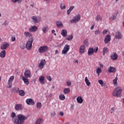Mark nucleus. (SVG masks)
Here are the masks:
<instances>
[{
  "label": "nucleus",
  "instance_id": "obj_1",
  "mask_svg": "<svg viewBox=\"0 0 124 124\" xmlns=\"http://www.w3.org/2000/svg\"><path fill=\"white\" fill-rule=\"evenodd\" d=\"M12 121L15 124H23L25 121L28 119V117L23 114H18L16 116L15 112H12L11 115Z\"/></svg>",
  "mask_w": 124,
  "mask_h": 124
},
{
  "label": "nucleus",
  "instance_id": "obj_2",
  "mask_svg": "<svg viewBox=\"0 0 124 124\" xmlns=\"http://www.w3.org/2000/svg\"><path fill=\"white\" fill-rule=\"evenodd\" d=\"M123 92V89L121 87H117V88H115L113 92L112 93L113 96H116V97H119V96H121L122 94V93Z\"/></svg>",
  "mask_w": 124,
  "mask_h": 124
},
{
  "label": "nucleus",
  "instance_id": "obj_3",
  "mask_svg": "<svg viewBox=\"0 0 124 124\" xmlns=\"http://www.w3.org/2000/svg\"><path fill=\"white\" fill-rule=\"evenodd\" d=\"M32 42H33V37L29 38L26 45V48L27 50H31L32 48Z\"/></svg>",
  "mask_w": 124,
  "mask_h": 124
},
{
  "label": "nucleus",
  "instance_id": "obj_4",
  "mask_svg": "<svg viewBox=\"0 0 124 124\" xmlns=\"http://www.w3.org/2000/svg\"><path fill=\"white\" fill-rule=\"evenodd\" d=\"M48 49H49V47L47 46H42L39 48L38 52L40 54H44L48 51Z\"/></svg>",
  "mask_w": 124,
  "mask_h": 124
},
{
  "label": "nucleus",
  "instance_id": "obj_5",
  "mask_svg": "<svg viewBox=\"0 0 124 124\" xmlns=\"http://www.w3.org/2000/svg\"><path fill=\"white\" fill-rule=\"evenodd\" d=\"M80 19H81V16L80 15H78L73 17V18L71 20L70 22L72 23H77L80 21Z\"/></svg>",
  "mask_w": 124,
  "mask_h": 124
},
{
  "label": "nucleus",
  "instance_id": "obj_6",
  "mask_svg": "<svg viewBox=\"0 0 124 124\" xmlns=\"http://www.w3.org/2000/svg\"><path fill=\"white\" fill-rule=\"evenodd\" d=\"M69 49H70V46H69V45H65L63 50H62V54H63L64 55L66 54V53L69 51Z\"/></svg>",
  "mask_w": 124,
  "mask_h": 124
},
{
  "label": "nucleus",
  "instance_id": "obj_7",
  "mask_svg": "<svg viewBox=\"0 0 124 124\" xmlns=\"http://www.w3.org/2000/svg\"><path fill=\"white\" fill-rule=\"evenodd\" d=\"M110 41H111V35L110 34H108L106 36L104 39V43L105 44H108Z\"/></svg>",
  "mask_w": 124,
  "mask_h": 124
},
{
  "label": "nucleus",
  "instance_id": "obj_8",
  "mask_svg": "<svg viewBox=\"0 0 124 124\" xmlns=\"http://www.w3.org/2000/svg\"><path fill=\"white\" fill-rule=\"evenodd\" d=\"M31 73L30 70H25L24 72V76L26 78H31Z\"/></svg>",
  "mask_w": 124,
  "mask_h": 124
},
{
  "label": "nucleus",
  "instance_id": "obj_9",
  "mask_svg": "<svg viewBox=\"0 0 124 124\" xmlns=\"http://www.w3.org/2000/svg\"><path fill=\"white\" fill-rule=\"evenodd\" d=\"M46 61L45 60V59L44 60H41L40 61V62L38 65V67L39 68H40V69H42L43 68V67H44V66L46 64Z\"/></svg>",
  "mask_w": 124,
  "mask_h": 124
},
{
  "label": "nucleus",
  "instance_id": "obj_10",
  "mask_svg": "<svg viewBox=\"0 0 124 124\" xmlns=\"http://www.w3.org/2000/svg\"><path fill=\"white\" fill-rule=\"evenodd\" d=\"M38 30L37 26H32L29 29V31L30 32H35Z\"/></svg>",
  "mask_w": 124,
  "mask_h": 124
},
{
  "label": "nucleus",
  "instance_id": "obj_11",
  "mask_svg": "<svg viewBox=\"0 0 124 124\" xmlns=\"http://www.w3.org/2000/svg\"><path fill=\"white\" fill-rule=\"evenodd\" d=\"M15 109L16 111H21L23 109V105L17 104L15 106Z\"/></svg>",
  "mask_w": 124,
  "mask_h": 124
},
{
  "label": "nucleus",
  "instance_id": "obj_12",
  "mask_svg": "<svg viewBox=\"0 0 124 124\" xmlns=\"http://www.w3.org/2000/svg\"><path fill=\"white\" fill-rule=\"evenodd\" d=\"M8 47H9V44L7 42H4L3 44L1 45L0 48L1 50H6Z\"/></svg>",
  "mask_w": 124,
  "mask_h": 124
},
{
  "label": "nucleus",
  "instance_id": "obj_13",
  "mask_svg": "<svg viewBox=\"0 0 124 124\" xmlns=\"http://www.w3.org/2000/svg\"><path fill=\"white\" fill-rule=\"evenodd\" d=\"M14 80V76H12L10 77L9 80L8 81V85H9V88H11V86H12V82H13V80Z\"/></svg>",
  "mask_w": 124,
  "mask_h": 124
},
{
  "label": "nucleus",
  "instance_id": "obj_14",
  "mask_svg": "<svg viewBox=\"0 0 124 124\" xmlns=\"http://www.w3.org/2000/svg\"><path fill=\"white\" fill-rule=\"evenodd\" d=\"M108 71L109 73H115V72H116V71H117V69H116V68L115 67L110 66L108 68Z\"/></svg>",
  "mask_w": 124,
  "mask_h": 124
},
{
  "label": "nucleus",
  "instance_id": "obj_15",
  "mask_svg": "<svg viewBox=\"0 0 124 124\" xmlns=\"http://www.w3.org/2000/svg\"><path fill=\"white\" fill-rule=\"evenodd\" d=\"M26 103L28 105H34V101L31 98L26 99Z\"/></svg>",
  "mask_w": 124,
  "mask_h": 124
},
{
  "label": "nucleus",
  "instance_id": "obj_16",
  "mask_svg": "<svg viewBox=\"0 0 124 124\" xmlns=\"http://www.w3.org/2000/svg\"><path fill=\"white\" fill-rule=\"evenodd\" d=\"M110 59L113 61H116V60L118 59V54L116 53H113V54L110 55Z\"/></svg>",
  "mask_w": 124,
  "mask_h": 124
},
{
  "label": "nucleus",
  "instance_id": "obj_17",
  "mask_svg": "<svg viewBox=\"0 0 124 124\" xmlns=\"http://www.w3.org/2000/svg\"><path fill=\"white\" fill-rule=\"evenodd\" d=\"M38 17H36V16H32L31 17V19L32 20L33 23L34 24H36L37 23H39V21H38Z\"/></svg>",
  "mask_w": 124,
  "mask_h": 124
},
{
  "label": "nucleus",
  "instance_id": "obj_18",
  "mask_svg": "<svg viewBox=\"0 0 124 124\" xmlns=\"http://www.w3.org/2000/svg\"><path fill=\"white\" fill-rule=\"evenodd\" d=\"M56 25L57 28L59 29H60V28H63V24H62V22L60 20L56 22Z\"/></svg>",
  "mask_w": 124,
  "mask_h": 124
},
{
  "label": "nucleus",
  "instance_id": "obj_19",
  "mask_svg": "<svg viewBox=\"0 0 124 124\" xmlns=\"http://www.w3.org/2000/svg\"><path fill=\"white\" fill-rule=\"evenodd\" d=\"M115 38H117V39H121V38H122V34L120 31H117L115 33Z\"/></svg>",
  "mask_w": 124,
  "mask_h": 124
},
{
  "label": "nucleus",
  "instance_id": "obj_20",
  "mask_svg": "<svg viewBox=\"0 0 124 124\" xmlns=\"http://www.w3.org/2000/svg\"><path fill=\"white\" fill-rule=\"evenodd\" d=\"M88 55V56H93V48L90 47L89 48Z\"/></svg>",
  "mask_w": 124,
  "mask_h": 124
},
{
  "label": "nucleus",
  "instance_id": "obj_21",
  "mask_svg": "<svg viewBox=\"0 0 124 124\" xmlns=\"http://www.w3.org/2000/svg\"><path fill=\"white\" fill-rule=\"evenodd\" d=\"M61 34L62 36L65 37L67 35V31L66 30H62L61 32Z\"/></svg>",
  "mask_w": 124,
  "mask_h": 124
},
{
  "label": "nucleus",
  "instance_id": "obj_22",
  "mask_svg": "<svg viewBox=\"0 0 124 124\" xmlns=\"http://www.w3.org/2000/svg\"><path fill=\"white\" fill-rule=\"evenodd\" d=\"M80 54H84L85 53V46L82 45L79 48Z\"/></svg>",
  "mask_w": 124,
  "mask_h": 124
},
{
  "label": "nucleus",
  "instance_id": "obj_23",
  "mask_svg": "<svg viewBox=\"0 0 124 124\" xmlns=\"http://www.w3.org/2000/svg\"><path fill=\"white\" fill-rule=\"evenodd\" d=\"M24 35L26 37H29V38H31V37H32V34H31V33L29 32H25Z\"/></svg>",
  "mask_w": 124,
  "mask_h": 124
},
{
  "label": "nucleus",
  "instance_id": "obj_24",
  "mask_svg": "<svg viewBox=\"0 0 124 124\" xmlns=\"http://www.w3.org/2000/svg\"><path fill=\"white\" fill-rule=\"evenodd\" d=\"M39 82L41 83V84H45V78L44 76H41L39 78Z\"/></svg>",
  "mask_w": 124,
  "mask_h": 124
},
{
  "label": "nucleus",
  "instance_id": "obj_25",
  "mask_svg": "<svg viewBox=\"0 0 124 124\" xmlns=\"http://www.w3.org/2000/svg\"><path fill=\"white\" fill-rule=\"evenodd\" d=\"M20 91V89L19 88L14 87L11 89V92L15 93H18V92Z\"/></svg>",
  "mask_w": 124,
  "mask_h": 124
},
{
  "label": "nucleus",
  "instance_id": "obj_26",
  "mask_svg": "<svg viewBox=\"0 0 124 124\" xmlns=\"http://www.w3.org/2000/svg\"><path fill=\"white\" fill-rule=\"evenodd\" d=\"M74 8H75V6H71L69 9L67 11V15H69L70 14V12H71V11H72Z\"/></svg>",
  "mask_w": 124,
  "mask_h": 124
},
{
  "label": "nucleus",
  "instance_id": "obj_27",
  "mask_svg": "<svg viewBox=\"0 0 124 124\" xmlns=\"http://www.w3.org/2000/svg\"><path fill=\"white\" fill-rule=\"evenodd\" d=\"M27 78H26L25 77H22V80L23 82H24V84H25V85L29 84V79Z\"/></svg>",
  "mask_w": 124,
  "mask_h": 124
},
{
  "label": "nucleus",
  "instance_id": "obj_28",
  "mask_svg": "<svg viewBox=\"0 0 124 124\" xmlns=\"http://www.w3.org/2000/svg\"><path fill=\"white\" fill-rule=\"evenodd\" d=\"M119 13V12L116 11L114 14L111 17V19L112 20V21H114L116 18H117V16L118 15V14Z\"/></svg>",
  "mask_w": 124,
  "mask_h": 124
},
{
  "label": "nucleus",
  "instance_id": "obj_29",
  "mask_svg": "<svg viewBox=\"0 0 124 124\" xmlns=\"http://www.w3.org/2000/svg\"><path fill=\"white\" fill-rule=\"evenodd\" d=\"M5 55H6V52H5V50H2L0 53V58H5Z\"/></svg>",
  "mask_w": 124,
  "mask_h": 124
},
{
  "label": "nucleus",
  "instance_id": "obj_30",
  "mask_svg": "<svg viewBox=\"0 0 124 124\" xmlns=\"http://www.w3.org/2000/svg\"><path fill=\"white\" fill-rule=\"evenodd\" d=\"M77 101L78 103H83V98L81 96H78L77 98Z\"/></svg>",
  "mask_w": 124,
  "mask_h": 124
},
{
  "label": "nucleus",
  "instance_id": "obj_31",
  "mask_svg": "<svg viewBox=\"0 0 124 124\" xmlns=\"http://www.w3.org/2000/svg\"><path fill=\"white\" fill-rule=\"evenodd\" d=\"M64 94H66L67 93H70V89L69 88H65L63 90Z\"/></svg>",
  "mask_w": 124,
  "mask_h": 124
},
{
  "label": "nucleus",
  "instance_id": "obj_32",
  "mask_svg": "<svg viewBox=\"0 0 124 124\" xmlns=\"http://www.w3.org/2000/svg\"><path fill=\"white\" fill-rule=\"evenodd\" d=\"M19 94L20 96H24L26 94V92L24 90H21L19 91Z\"/></svg>",
  "mask_w": 124,
  "mask_h": 124
},
{
  "label": "nucleus",
  "instance_id": "obj_33",
  "mask_svg": "<svg viewBox=\"0 0 124 124\" xmlns=\"http://www.w3.org/2000/svg\"><path fill=\"white\" fill-rule=\"evenodd\" d=\"M85 82L87 85V86H88V87L91 86V83L90 82V81H89V79H88V77H85Z\"/></svg>",
  "mask_w": 124,
  "mask_h": 124
},
{
  "label": "nucleus",
  "instance_id": "obj_34",
  "mask_svg": "<svg viewBox=\"0 0 124 124\" xmlns=\"http://www.w3.org/2000/svg\"><path fill=\"white\" fill-rule=\"evenodd\" d=\"M107 53H108V49L106 47H104L103 49V55L105 56V54H107Z\"/></svg>",
  "mask_w": 124,
  "mask_h": 124
},
{
  "label": "nucleus",
  "instance_id": "obj_35",
  "mask_svg": "<svg viewBox=\"0 0 124 124\" xmlns=\"http://www.w3.org/2000/svg\"><path fill=\"white\" fill-rule=\"evenodd\" d=\"M42 122H43V119L42 118H40L36 120L35 124H42Z\"/></svg>",
  "mask_w": 124,
  "mask_h": 124
},
{
  "label": "nucleus",
  "instance_id": "obj_36",
  "mask_svg": "<svg viewBox=\"0 0 124 124\" xmlns=\"http://www.w3.org/2000/svg\"><path fill=\"white\" fill-rule=\"evenodd\" d=\"M96 73L97 74L98 76H99V75L101 72H102V70H101V68L100 67H98V68L96 69Z\"/></svg>",
  "mask_w": 124,
  "mask_h": 124
},
{
  "label": "nucleus",
  "instance_id": "obj_37",
  "mask_svg": "<svg viewBox=\"0 0 124 124\" xmlns=\"http://www.w3.org/2000/svg\"><path fill=\"white\" fill-rule=\"evenodd\" d=\"M59 99H60V100H64V99H65V96L63 95V94H61L59 96Z\"/></svg>",
  "mask_w": 124,
  "mask_h": 124
},
{
  "label": "nucleus",
  "instance_id": "obj_38",
  "mask_svg": "<svg viewBox=\"0 0 124 124\" xmlns=\"http://www.w3.org/2000/svg\"><path fill=\"white\" fill-rule=\"evenodd\" d=\"M101 20H102V17H101V16H100V15H97L96 17V20L97 21H101Z\"/></svg>",
  "mask_w": 124,
  "mask_h": 124
},
{
  "label": "nucleus",
  "instance_id": "obj_39",
  "mask_svg": "<svg viewBox=\"0 0 124 124\" xmlns=\"http://www.w3.org/2000/svg\"><path fill=\"white\" fill-rule=\"evenodd\" d=\"M12 1H13L14 3H16V2H17V3H21L22 0H12Z\"/></svg>",
  "mask_w": 124,
  "mask_h": 124
},
{
  "label": "nucleus",
  "instance_id": "obj_40",
  "mask_svg": "<svg viewBox=\"0 0 124 124\" xmlns=\"http://www.w3.org/2000/svg\"><path fill=\"white\" fill-rule=\"evenodd\" d=\"M65 7H66L64 3H61V5L60 6L61 9H62V10H63V9H65Z\"/></svg>",
  "mask_w": 124,
  "mask_h": 124
},
{
  "label": "nucleus",
  "instance_id": "obj_41",
  "mask_svg": "<svg viewBox=\"0 0 124 124\" xmlns=\"http://www.w3.org/2000/svg\"><path fill=\"white\" fill-rule=\"evenodd\" d=\"M47 28L46 27H44L42 29V31H43L44 33H46L47 32Z\"/></svg>",
  "mask_w": 124,
  "mask_h": 124
},
{
  "label": "nucleus",
  "instance_id": "obj_42",
  "mask_svg": "<svg viewBox=\"0 0 124 124\" xmlns=\"http://www.w3.org/2000/svg\"><path fill=\"white\" fill-rule=\"evenodd\" d=\"M101 33V32L99 30H97L95 31V35H98V34H100Z\"/></svg>",
  "mask_w": 124,
  "mask_h": 124
},
{
  "label": "nucleus",
  "instance_id": "obj_43",
  "mask_svg": "<svg viewBox=\"0 0 124 124\" xmlns=\"http://www.w3.org/2000/svg\"><path fill=\"white\" fill-rule=\"evenodd\" d=\"M36 107L37 108H38V109H40V108H41L42 107L41 103L40 102H38L36 105Z\"/></svg>",
  "mask_w": 124,
  "mask_h": 124
},
{
  "label": "nucleus",
  "instance_id": "obj_44",
  "mask_svg": "<svg viewBox=\"0 0 124 124\" xmlns=\"http://www.w3.org/2000/svg\"><path fill=\"white\" fill-rule=\"evenodd\" d=\"M118 81V78L116 77L113 80L114 85H117V82Z\"/></svg>",
  "mask_w": 124,
  "mask_h": 124
},
{
  "label": "nucleus",
  "instance_id": "obj_45",
  "mask_svg": "<svg viewBox=\"0 0 124 124\" xmlns=\"http://www.w3.org/2000/svg\"><path fill=\"white\" fill-rule=\"evenodd\" d=\"M66 39H67V40H68L69 41H70V40H72V39H73V36L72 35H71V36H69Z\"/></svg>",
  "mask_w": 124,
  "mask_h": 124
},
{
  "label": "nucleus",
  "instance_id": "obj_46",
  "mask_svg": "<svg viewBox=\"0 0 124 124\" xmlns=\"http://www.w3.org/2000/svg\"><path fill=\"white\" fill-rule=\"evenodd\" d=\"M98 83L101 85V87H103V81L102 80H98Z\"/></svg>",
  "mask_w": 124,
  "mask_h": 124
},
{
  "label": "nucleus",
  "instance_id": "obj_47",
  "mask_svg": "<svg viewBox=\"0 0 124 124\" xmlns=\"http://www.w3.org/2000/svg\"><path fill=\"white\" fill-rule=\"evenodd\" d=\"M55 116H56V112H55V111H53L52 112H51V118H54Z\"/></svg>",
  "mask_w": 124,
  "mask_h": 124
},
{
  "label": "nucleus",
  "instance_id": "obj_48",
  "mask_svg": "<svg viewBox=\"0 0 124 124\" xmlns=\"http://www.w3.org/2000/svg\"><path fill=\"white\" fill-rule=\"evenodd\" d=\"M46 79L48 80V81H52V78L50 76H46Z\"/></svg>",
  "mask_w": 124,
  "mask_h": 124
},
{
  "label": "nucleus",
  "instance_id": "obj_49",
  "mask_svg": "<svg viewBox=\"0 0 124 124\" xmlns=\"http://www.w3.org/2000/svg\"><path fill=\"white\" fill-rule=\"evenodd\" d=\"M67 86L70 87L71 86V81H69L66 82Z\"/></svg>",
  "mask_w": 124,
  "mask_h": 124
},
{
  "label": "nucleus",
  "instance_id": "obj_50",
  "mask_svg": "<svg viewBox=\"0 0 124 124\" xmlns=\"http://www.w3.org/2000/svg\"><path fill=\"white\" fill-rule=\"evenodd\" d=\"M97 51H98V47H96L95 48L93 49V52H94V53H97Z\"/></svg>",
  "mask_w": 124,
  "mask_h": 124
},
{
  "label": "nucleus",
  "instance_id": "obj_51",
  "mask_svg": "<svg viewBox=\"0 0 124 124\" xmlns=\"http://www.w3.org/2000/svg\"><path fill=\"white\" fill-rule=\"evenodd\" d=\"M20 48L21 49H25V48H26V46L24 45H21V46H20Z\"/></svg>",
  "mask_w": 124,
  "mask_h": 124
},
{
  "label": "nucleus",
  "instance_id": "obj_52",
  "mask_svg": "<svg viewBox=\"0 0 124 124\" xmlns=\"http://www.w3.org/2000/svg\"><path fill=\"white\" fill-rule=\"evenodd\" d=\"M12 41H15V40H16V38H15V37H12Z\"/></svg>",
  "mask_w": 124,
  "mask_h": 124
},
{
  "label": "nucleus",
  "instance_id": "obj_53",
  "mask_svg": "<svg viewBox=\"0 0 124 124\" xmlns=\"http://www.w3.org/2000/svg\"><path fill=\"white\" fill-rule=\"evenodd\" d=\"M60 116H61L62 117V116H63V112L61 111V112H60Z\"/></svg>",
  "mask_w": 124,
  "mask_h": 124
},
{
  "label": "nucleus",
  "instance_id": "obj_54",
  "mask_svg": "<svg viewBox=\"0 0 124 124\" xmlns=\"http://www.w3.org/2000/svg\"><path fill=\"white\" fill-rule=\"evenodd\" d=\"M7 25V22H6V21H5L4 23L3 24V26H6Z\"/></svg>",
  "mask_w": 124,
  "mask_h": 124
},
{
  "label": "nucleus",
  "instance_id": "obj_55",
  "mask_svg": "<svg viewBox=\"0 0 124 124\" xmlns=\"http://www.w3.org/2000/svg\"><path fill=\"white\" fill-rule=\"evenodd\" d=\"M108 31H107V30H104V31H103V33H104V34H106V33H107V32H108Z\"/></svg>",
  "mask_w": 124,
  "mask_h": 124
},
{
  "label": "nucleus",
  "instance_id": "obj_56",
  "mask_svg": "<svg viewBox=\"0 0 124 124\" xmlns=\"http://www.w3.org/2000/svg\"><path fill=\"white\" fill-rule=\"evenodd\" d=\"M114 112V108H111L110 109V113H113Z\"/></svg>",
  "mask_w": 124,
  "mask_h": 124
},
{
  "label": "nucleus",
  "instance_id": "obj_57",
  "mask_svg": "<svg viewBox=\"0 0 124 124\" xmlns=\"http://www.w3.org/2000/svg\"><path fill=\"white\" fill-rule=\"evenodd\" d=\"M57 54H59V51L58 50L55 51V55H57Z\"/></svg>",
  "mask_w": 124,
  "mask_h": 124
},
{
  "label": "nucleus",
  "instance_id": "obj_58",
  "mask_svg": "<svg viewBox=\"0 0 124 124\" xmlns=\"http://www.w3.org/2000/svg\"><path fill=\"white\" fill-rule=\"evenodd\" d=\"M44 1H46V2L48 3L49 1H50V0H43Z\"/></svg>",
  "mask_w": 124,
  "mask_h": 124
},
{
  "label": "nucleus",
  "instance_id": "obj_59",
  "mask_svg": "<svg viewBox=\"0 0 124 124\" xmlns=\"http://www.w3.org/2000/svg\"><path fill=\"white\" fill-rule=\"evenodd\" d=\"M55 32H56V31H55V30H52L51 33H55Z\"/></svg>",
  "mask_w": 124,
  "mask_h": 124
},
{
  "label": "nucleus",
  "instance_id": "obj_60",
  "mask_svg": "<svg viewBox=\"0 0 124 124\" xmlns=\"http://www.w3.org/2000/svg\"><path fill=\"white\" fill-rule=\"evenodd\" d=\"M93 28H94V26L93 25L91 27V30H93Z\"/></svg>",
  "mask_w": 124,
  "mask_h": 124
},
{
  "label": "nucleus",
  "instance_id": "obj_61",
  "mask_svg": "<svg viewBox=\"0 0 124 124\" xmlns=\"http://www.w3.org/2000/svg\"><path fill=\"white\" fill-rule=\"evenodd\" d=\"M105 86H106V84L104 83V82L103 84V87H105Z\"/></svg>",
  "mask_w": 124,
  "mask_h": 124
},
{
  "label": "nucleus",
  "instance_id": "obj_62",
  "mask_svg": "<svg viewBox=\"0 0 124 124\" xmlns=\"http://www.w3.org/2000/svg\"><path fill=\"white\" fill-rule=\"evenodd\" d=\"M49 97H51V96H52V93L50 94L49 95H48Z\"/></svg>",
  "mask_w": 124,
  "mask_h": 124
},
{
  "label": "nucleus",
  "instance_id": "obj_63",
  "mask_svg": "<svg viewBox=\"0 0 124 124\" xmlns=\"http://www.w3.org/2000/svg\"><path fill=\"white\" fill-rule=\"evenodd\" d=\"M71 109H72V110H73V106H71Z\"/></svg>",
  "mask_w": 124,
  "mask_h": 124
},
{
  "label": "nucleus",
  "instance_id": "obj_64",
  "mask_svg": "<svg viewBox=\"0 0 124 124\" xmlns=\"http://www.w3.org/2000/svg\"><path fill=\"white\" fill-rule=\"evenodd\" d=\"M31 7H34V4H31Z\"/></svg>",
  "mask_w": 124,
  "mask_h": 124
}]
</instances>
